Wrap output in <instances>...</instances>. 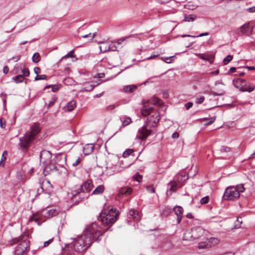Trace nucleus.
Wrapping results in <instances>:
<instances>
[{
  "mask_svg": "<svg viewBox=\"0 0 255 255\" xmlns=\"http://www.w3.org/2000/svg\"><path fill=\"white\" fill-rule=\"evenodd\" d=\"M209 201V196H206L203 198H202L200 200V203L202 204H205L208 203Z\"/></svg>",
  "mask_w": 255,
  "mask_h": 255,
  "instance_id": "obj_51",
  "label": "nucleus"
},
{
  "mask_svg": "<svg viewBox=\"0 0 255 255\" xmlns=\"http://www.w3.org/2000/svg\"><path fill=\"white\" fill-rule=\"evenodd\" d=\"M63 255H75L72 249H65L63 252Z\"/></svg>",
  "mask_w": 255,
  "mask_h": 255,
  "instance_id": "obj_46",
  "label": "nucleus"
},
{
  "mask_svg": "<svg viewBox=\"0 0 255 255\" xmlns=\"http://www.w3.org/2000/svg\"><path fill=\"white\" fill-rule=\"evenodd\" d=\"M40 184L41 192L49 193L52 191V185L49 181L47 180H43Z\"/></svg>",
  "mask_w": 255,
  "mask_h": 255,
  "instance_id": "obj_16",
  "label": "nucleus"
},
{
  "mask_svg": "<svg viewBox=\"0 0 255 255\" xmlns=\"http://www.w3.org/2000/svg\"><path fill=\"white\" fill-rule=\"evenodd\" d=\"M101 45L99 46L100 51L102 52H106V51H109L110 49V45L109 41H102L99 42Z\"/></svg>",
  "mask_w": 255,
  "mask_h": 255,
  "instance_id": "obj_24",
  "label": "nucleus"
},
{
  "mask_svg": "<svg viewBox=\"0 0 255 255\" xmlns=\"http://www.w3.org/2000/svg\"><path fill=\"white\" fill-rule=\"evenodd\" d=\"M115 105H111L110 106H108L106 107V110L109 111V110H113L115 108Z\"/></svg>",
  "mask_w": 255,
  "mask_h": 255,
  "instance_id": "obj_63",
  "label": "nucleus"
},
{
  "mask_svg": "<svg viewBox=\"0 0 255 255\" xmlns=\"http://www.w3.org/2000/svg\"><path fill=\"white\" fill-rule=\"evenodd\" d=\"M240 31L243 34H245L247 32H248L249 30V23H246L244 25H243L242 26L240 27Z\"/></svg>",
  "mask_w": 255,
  "mask_h": 255,
  "instance_id": "obj_35",
  "label": "nucleus"
},
{
  "mask_svg": "<svg viewBox=\"0 0 255 255\" xmlns=\"http://www.w3.org/2000/svg\"><path fill=\"white\" fill-rule=\"evenodd\" d=\"M128 217L129 219H134L136 221L140 220L141 218L139 212L135 209L130 210L128 214Z\"/></svg>",
  "mask_w": 255,
  "mask_h": 255,
  "instance_id": "obj_21",
  "label": "nucleus"
},
{
  "mask_svg": "<svg viewBox=\"0 0 255 255\" xmlns=\"http://www.w3.org/2000/svg\"><path fill=\"white\" fill-rule=\"evenodd\" d=\"M7 154V152L4 151L2 155L1 160L0 161V166H4V161L6 158V157L4 156V154Z\"/></svg>",
  "mask_w": 255,
  "mask_h": 255,
  "instance_id": "obj_42",
  "label": "nucleus"
},
{
  "mask_svg": "<svg viewBox=\"0 0 255 255\" xmlns=\"http://www.w3.org/2000/svg\"><path fill=\"white\" fill-rule=\"evenodd\" d=\"M175 58V56H172L170 57H160L158 55H151L149 57L145 58L144 59L142 60V61H144L145 59L149 60V59H155L157 62H164L166 63L167 64H170V63L172 62L174 60V58Z\"/></svg>",
  "mask_w": 255,
  "mask_h": 255,
  "instance_id": "obj_12",
  "label": "nucleus"
},
{
  "mask_svg": "<svg viewBox=\"0 0 255 255\" xmlns=\"http://www.w3.org/2000/svg\"><path fill=\"white\" fill-rule=\"evenodd\" d=\"M118 216L119 212L112 208L108 210H103L98 217V219L100 220L104 225L108 226L105 230L107 231L116 222Z\"/></svg>",
  "mask_w": 255,
  "mask_h": 255,
  "instance_id": "obj_3",
  "label": "nucleus"
},
{
  "mask_svg": "<svg viewBox=\"0 0 255 255\" xmlns=\"http://www.w3.org/2000/svg\"><path fill=\"white\" fill-rule=\"evenodd\" d=\"M28 236L29 234L27 232H24L18 237L8 241V245L11 246L18 244L15 249L16 255H23L29 251L30 242L27 240Z\"/></svg>",
  "mask_w": 255,
  "mask_h": 255,
  "instance_id": "obj_2",
  "label": "nucleus"
},
{
  "mask_svg": "<svg viewBox=\"0 0 255 255\" xmlns=\"http://www.w3.org/2000/svg\"><path fill=\"white\" fill-rule=\"evenodd\" d=\"M160 119L158 112H154L147 119L146 125L148 128H152L157 126Z\"/></svg>",
  "mask_w": 255,
  "mask_h": 255,
  "instance_id": "obj_9",
  "label": "nucleus"
},
{
  "mask_svg": "<svg viewBox=\"0 0 255 255\" xmlns=\"http://www.w3.org/2000/svg\"><path fill=\"white\" fill-rule=\"evenodd\" d=\"M209 247H210V245L209 244L204 242L200 243L198 245V248L199 249H207Z\"/></svg>",
  "mask_w": 255,
  "mask_h": 255,
  "instance_id": "obj_41",
  "label": "nucleus"
},
{
  "mask_svg": "<svg viewBox=\"0 0 255 255\" xmlns=\"http://www.w3.org/2000/svg\"><path fill=\"white\" fill-rule=\"evenodd\" d=\"M20 56L19 55H17L15 57H13L10 58L8 60V62H16L20 59Z\"/></svg>",
  "mask_w": 255,
  "mask_h": 255,
  "instance_id": "obj_50",
  "label": "nucleus"
},
{
  "mask_svg": "<svg viewBox=\"0 0 255 255\" xmlns=\"http://www.w3.org/2000/svg\"><path fill=\"white\" fill-rule=\"evenodd\" d=\"M57 100H58L57 97H53L51 98V100L49 101V102L48 104L47 108H49L52 107L54 105V104L57 102Z\"/></svg>",
  "mask_w": 255,
  "mask_h": 255,
  "instance_id": "obj_38",
  "label": "nucleus"
},
{
  "mask_svg": "<svg viewBox=\"0 0 255 255\" xmlns=\"http://www.w3.org/2000/svg\"><path fill=\"white\" fill-rule=\"evenodd\" d=\"M52 154L47 150H43L40 154V162L44 167L50 163L51 161Z\"/></svg>",
  "mask_w": 255,
  "mask_h": 255,
  "instance_id": "obj_11",
  "label": "nucleus"
},
{
  "mask_svg": "<svg viewBox=\"0 0 255 255\" xmlns=\"http://www.w3.org/2000/svg\"><path fill=\"white\" fill-rule=\"evenodd\" d=\"M233 59V56L231 55H228L224 59L223 62L224 64H228Z\"/></svg>",
  "mask_w": 255,
  "mask_h": 255,
  "instance_id": "obj_47",
  "label": "nucleus"
},
{
  "mask_svg": "<svg viewBox=\"0 0 255 255\" xmlns=\"http://www.w3.org/2000/svg\"><path fill=\"white\" fill-rule=\"evenodd\" d=\"M53 242V239H51L47 241L44 243L43 247H46L48 246Z\"/></svg>",
  "mask_w": 255,
  "mask_h": 255,
  "instance_id": "obj_59",
  "label": "nucleus"
},
{
  "mask_svg": "<svg viewBox=\"0 0 255 255\" xmlns=\"http://www.w3.org/2000/svg\"><path fill=\"white\" fill-rule=\"evenodd\" d=\"M240 197L239 191L234 186H230L226 188L223 195L225 200H234Z\"/></svg>",
  "mask_w": 255,
  "mask_h": 255,
  "instance_id": "obj_7",
  "label": "nucleus"
},
{
  "mask_svg": "<svg viewBox=\"0 0 255 255\" xmlns=\"http://www.w3.org/2000/svg\"><path fill=\"white\" fill-rule=\"evenodd\" d=\"M154 112V108L152 107L146 108L144 107L141 109V114L144 117L150 116Z\"/></svg>",
  "mask_w": 255,
  "mask_h": 255,
  "instance_id": "obj_25",
  "label": "nucleus"
},
{
  "mask_svg": "<svg viewBox=\"0 0 255 255\" xmlns=\"http://www.w3.org/2000/svg\"><path fill=\"white\" fill-rule=\"evenodd\" d=\"M146 190L149 193H154L155 191L153 185H149L146 187Z\"/></svg>",
  "mask_w": 255,
  "mask_h": 255,
  "instance_id": "obj_45",
  "label": "nucleus"
},
{
  "mask_svg": "<svg viewBox=\"0 0 255 255\" xmlns=\"http://www.w3.org/2000/svg\"><path fill=\"white\" fill-rule=\"evenodd\" d=\"M61 87V85H51V88H52V91L53 92H57L59 89V88H60Z\"/></svg>",
  "mask_w": 255,
  "mask_h": 255,
  "instance_id": "obj_55",
  "label": "nucleus"
},
{
  "mask_svg": "<svg viewBox=\"0 0 255 255\" xmlns=\"http://www.w3.org/2000/svg\"><path fill=\"white\" fill-rule=\"evenodd\" d=\"M43 213L45 216L50 218L57 215L59 213V211L54 208L46 209Z\"/></svg>",
  "mask_w": 255,
  "mask_h": 255,
  "instance_id": "obj_22",
  "label": "nucleus"
},
{
  "mask_svg": "<svg viewBox=\"0 0 255 255\" xmlns=\"http://www.w3.org/2000/svg\"><path fill=\"white\" fill-rule=\"evenodd\" d=\"M187 179V177L186 175H177L173 180L176 182L178 185H180L181 187L184 185L185 181Z\"/></svg>",
  "mask_w": 255,
  "mask_h": 255,
  "instance_id": "obj_20",
  "label": "nucleus"
},
{
  "mask_svg": "<svg viewBox=\"0 0 255 255\" xmlns=\"http://www.w3.org/2000/svg\"><path fill=\"white\" fill-rule=\"evenodd\" d=\"M173 211L177 216H182L183 209L182 207L176 206L174 208Z\"/></svg>",
  "mask_w": 255,
  "mask_h": 255,
  "instance_id": "obj_32",
  "label": "nucleus"
},
{
  "mask_svg": "<svg viewBox=\"0 0 255 255\" xmlns=\"http://www.w3.org/2000/svg\"><path fill=\"white\" fill-rule=\"evenodd\" d=\"M205 100V98L204 96H201L199 98H197L196 100V103L197 104H200L202 103Z\"/></svg>",
  "mask_w": 255,
  "mask_h": 255,
  "instance_id": "obj_54",
  "label": "nucleus"
},
{
  "mask_svg": "<svg viewBox=\"0 0 255 255\" xmlns=\"http://www.w3.org/2000/svg\"><path fill=\"white\" fill-rule=\"evenodd\" d=\"M233 83L236 88L242 92H251L255 89V86L252 84H248L246 80L241 78L234 80Z\"/></svg>",
  "mask_w": 255,
  "mask_h": 255,
  "instance_id": "obj_4",
  "label": "nucleus"
},
{
  "mask_svg": "<svg viewBox=\"0 0 255 255\" xmlns=\"http://www.w3.org/2000/svg\"><path fill=\"white\" fill-rule=\"evenodd\" d=\"M71 194L72 196L70 198L73 205L78 204L84 199H87L89 197V195H85L83 192L78 189L72 190L71 191Z\"/></svg>",
  "mask_w": 255,
  "mask_h": 255,
  "instance_id": "obj_6",
  "label": "nucleus"
},
{
  "mask_svg": "<svg viewBox=\"0 0 255 255\" xmlns=\"http://www.w3.org/2000/svg\"><path fill=\"white\" fill-rule=\"evenodd\" d=\"M148 127L146 126H143L138 129L136 138L141 141L145 140L148 136L153 134L152 130L150 129H148Z\"/></svg>",
  "mask_w": 255,
  "mask_h": 255,
  "instance_id": "obj_8",
  "label": "nucleus"
},
{
  "mask_svg": "<svg viewBox=\"0 0 255 255\" xmlns=\"http://www.w3.org/2000/svg\"><path fill=\"white\" fill-rule=\"evenodd\" d=\"M204 233L203 229L200 226L195 227L191 229V231H187L185 233L184 238H191L195 240L201 237Z\"/></svg>",
  "mask_w": 255,
  "mask_h": 255,
  "instance_id": "obj_5",
  "label": "nucleus"
},
{
  "mask_svg": "<svg viewBox=\"0 0 255 255\" xmlns=\"http://www.w3.org/2000/svg\"><path fill=\"white\" fill-rule=\"evenodd\" d=\"M94 146L92 144H87L83 148L84 154L88 155L90 154L93 150Z\"/></svg>",
  "mask_w": 255,
  "mask_h": 255,
  "instance_id": "obj_30",
  "label": "nucleus"
},
{
  "mask_svg": "<svg viewBox=\"0 0 255 255\" xmlns=\"http://www.w3.org/2000/svg\"><path fill=\"white\" fill-rule=\"evenodd\" d=\"M58 169L57 168V165L52 163V161H51L50 163L49 164H48L47 166H46L44 167V172H48L49 171H57Z\"/></svg>",
  "mask_w": 255,
  "mask_h": 255,
  "instance_id": "obj_26",
  "label": "nucleus"
},
{
  "mask_svg": "<svg viewBox=\"0 0 255 255\" xmlns=\"http://www.w3.org/2000/svg\"><path fill=\"white\" fill-rule=\"evenodd\" d=\"M132 191V189L130 187H123L120 190L119 194L116 196V199L117 200H119L120 198L124 197V195L126 196H128L130 194Z\"/></svg>",
  "mask_w": 255,
  "mask_h": 255,
  "instance_id": "obj_17",
  "label": "nucleus"
},
{
  "mask_svg": "<svg viewBox=\"0 0 255 255\" xmlns=\"http://www.w3.org/2000/svg\"><path fill=\"white\" fill-rule=\"evenodd\" d=\"M235 188L239 191V193H240V192L242 193V192H244V191L245 190V188H244V187L243 184L238 185L236 186V187H235Z\"/></svg>",
  "mask_w": 255,
  "mask_h": 255,
  "instance_id": "obj_49",
  "label": "nucleus"
},
{
  "mask_svg": "<svg viewBox=\"0 0 255 255\" xmlns=\"http://www.w3.org/2000/svg\"><path fill=\"white\" fill-rule=\"evenodd\" d=\"M121 122H122V126L125 127L131 123V119L128 117L126 116H123L120 118Z\"/></svg>",
  "mask_w": 255,
  "mask_h": 255,
  "instance_id": "obj_29",
  "label": "nucleus"
},
{
  "mask_svg": "<svg viewBox=\"0 0 255 255\" xmlns=\"http://www.w3.org/2000/svg\"><path fill=\"white\" fill-rule=\"evenodd\" d=\"M12 80L14 81L16 84H18L23 82L24 80L23 76L21 74H19L15 77L12 78Z\"/></svg>",
  "mask_w": 255,
  "mask_h": 255,
  "instance_id": "obj_33",
  "label": "nucleus"
},
{
  "mask_svg": "<svg viewBox=\"0 0 255 255\" xmlns=\"http://www.w3.org/2000/svg\"><path fill=\"white\" fill-rule=\"evenodd\" d=\"M199 57L202 59L204 60L205 61H209V62L210 63L212 62V61L210 59H209L208 58L206 57L203 54H200Z\"/></svg>",
  "mask_w": 255,
  "mask_h": 255,
  "instance_id": "obj_58",
  "label": "nucleus"
},
{
  "mask_svg": "<svg viewBox=\"0 0 255 255\" xmlns=\"http://www.w3.org/2000/svg\"><path fill=\"white\" fill-rule=\"evenodd\" d=\"M243 69H244V71L246 72L247 70H255V67L254 66H248V67H243Z\"/></svg>",
  "mask_w": 255,
  "mask_h": 255,
  "instance_id": "obj_61",
  "label": "nucleus"
},
{
  "mask_svg": "<svg viewBox=\"0 0 255 255\" xmlns=\"http://www.w3.org/2000/svg\"><path fill=\"white\" fill-rule=\"evenodd\" d=\"M93 187V185L92 184V180H88L83 183L82 185H81L78 189L83 192L85 195H90L89 193L91 191Z\"/></svg>",
  "mask_w": 255,
  "mask_h": 255,
  "instance_id": "obj_13",
  "label": "nucleus"
},
{
  "mask_svg": "<svg viewBox=\"0 0 255 255\" xmlns=\"http://www.w3.org/2000/svg\"><path fill=\"white\" fill-rule=\"evenodd\" d=\"M246 72L243 69V67L236 68L231 67L229 70L228 73L229 74H234L235 76H242L245 74Z\"/></svg>",
  "mask_w": 255,
  "mask_h": 255,
  "instance_id": "obj_18",
  "label": "nucleus"
},
{
  "mask_svg": "<svg viewBox=\"0 0 255 255\" xmlns=\"http://www.w3.org/2000/svg\"><path fill=\"white\" fill-rule=\"evenodd\" d=\"M192 106H193V103L190 102L187 103L185 105V106L187 110H189L190 108H191L192 107Z\"/></svg>",
  "mask_w": 255,
  "mask_h": 255,
  "instance_id": "obj_60",
  "label": "nucleus"
},
{
  "mask_svg": "<svg viewBox=\"0 0 255 255\" xmlns=\"http://www.w3.org/2000/svg\"><path fill=\"white\" fill-rule=\"evenodd\" d=\"M37 214H33L30 217L29 219V221L30 222H32V221H35V222H38V218L37 217Z\"/></svg>",
  "mask_w": 255,
  "mask_h": 255,
  "instance_id": "obj_48",
  "label": "nucleus"
},
{
  "mask_svg": "<svg viewBox=\"0 0 255 255\" xmlns=\"http://www.w3.org/2000/svg\"><path fill=\"white\" fill-rule=\"evenodd\" d=\"M34 71L35 74L37 75L41 72V70L39 67H36L34 68Z\"/></svg>",
  "mask_w": 255,
  "mask_h": 255,
  "instance_id": "obj_62",
  "label": "nucleus"
},
{
  "mask_svg": "<svg viewBox=\"0 0 255 255\" xmlns=\"http://www.w3.org/2000/svg\"><path fill=\"white\" fill-rule=\"evenodd\" d=\"M40 128L37 125H34L31 128V130L29 132H27L29 135H31V137L35 139L36 135L40 132Z\"/></svg>",
  "mask_w": 255,
  "mask_h": 255,
  "instance_id": "obj_23",
  "label": "nucleus"
},
{
  "mask_svg": "<svg viewBox=\"0 0 255 255\" xmlns=\"http://www.w3.org/2000/svg\"><path fill=\"white\" fill-rule=\"evenodd\" d=\"M134 152L132 149H127L123 153V156L124 157H127Z\"/></svg>",
  "mask_w": 255,
  "mask_h": 255,
  "instance_id": "obj_37",
  "label": "nucleus"
},
{
  "mask_svg": "<svg viewBox=\"0 0 255 255\" xmlns=\"http://www.w3.org/2000/svg\"><path fill=\"white\" fill-rule=\"evenodd\" d=\"M150 103L152 105L160 106L162 104V101L159 98L154 97L150 100Z\"/></svg>",
  "mask_w": 255,
  "mask_h": 255,
  "instance_id": "obj_31",
  "label": "nucleus"
},
{
  "mask_svg": "<svg viewBox=\"0 0 255 255\" xmlns=\"http://www.w3.org/2000/svg\"><path fill=\"white\" fill-rule=\"evenodd\" d=\"M105 190V187L104 185H100L97 186L95 190L93 191V192L91 193V195H101L102 194Z\"/></svg>",
  "mask_w": 255,
  "mask_h": 255,
  "instance_id": "obj_28",
  "label": "nucleus"
},
{
  "mask_svg": "<svg viewBox=\"0 0 255 255\" xmlns=\"http://www.w3.org/2000/svg\"><path fill=\"white\" fill-rule=\"evenodd\" d=\"M76 107V102L75 100H72L67 103L66 106L64 107V110L67 112L72 111Z\"/></svg>",
  "mask_w": 255,
  "mask_h": 255,
  "instance_id": "obj_27",
  "label": "nucleus"
},
{
  "mask_svg": "<svg viewBox=\"0 0 255 255\" xmlns=\"http://www.w3.org/2000/svg\"><path fill=\"white\" fill-rule=\"evenodd\" d=\"M104 232L101 227L96 223H92L85 230L83 235L78 237L74 241V248L76 251H86L94 241L101 240Z\"/></svg>",
  "mask_w": 255,
  "mask_h": 255,
  "instance_id": "obj_1",
  "label": "nucleus"
},
{
  "mask_svg": "<svg viewBox=\"0 0 255 255\" xmlns=\"http://www.w3.org/2000/svg\"><path fill=\"white\" fill-rule=\"evenodd\" d=\"M31 136V135H29L26 133L23 136L19 138L18 145L20 147V148L26 149L30 146L31 143L35 139Z\"/></svg>",
  "mask_w": 255,
  "mask_h": 255,
  "instance_id": "obj_10",
  "label": "nucleus"
},
{
  "mask_svg": "<svg viewBox=\"0 0 255 255\" xmlns=\"http://www.w3.org/2000/svg\"><path fill=\"white\" fill-rule=\"evenodd\" d=\"M0 126L1 128H4L6 126V123L3 118L0 119Z\"/></svg>",
  "mask_w": 255,
  "mask_h": 255,
  "instance_id": "obj_56",
  "label": "nucleus"
},
{
  "mask_svg": "<svg viewBox=\"0 0 255 255\" xmlns=\"http://www.w3.org/2000/svg\"><path fill=\"white\" fill-rule=\"evenodd\" d=\"M96 33H94L93 34L92 36H91V33H90L89 34L83 35V36H82V37L83 38H87V37H91V39H93L94 38V37L96 36Z\"/></svg>",
  "mask_w": 255,
  "mask_h": 255,
  "instance_id": "obj_57",
  "label": "nucleus"
},
{
  "mask_svg": "<svg viewBox=\"0 0 255 255\" xmlns=\"http://www.w3.org/2000/svg\"><path fill=\"white\" fill-rule=\"evenodd\" d=\"M56 158V160L58 161L60 159H61L62 160V162L64 163H66V156L64 155V154H58V155H56V156H55Z\"/></svg>",
  "mask_w": 255,
  "mask_h": 255,
  "instance_id": "obj_39",
  "label": "nucleus"
},
{
  "mask_svg": "<svg viewBox=\"0 0 255 255\" xmlns=\"http://www.w3.org/2000/svg\"><path fill=\"white\" fill-rule=\"evenodd\" d=\"M47 79V76L46 75H37L34 78V81H37L40 80H45Z\"/></svg>",
  "mask_w": 255,
  "mask_h": 255,
  "instance_id": "obj_44",
  "label": "nucleus"
},
{
  "mask_svg": "<svg viewBox=\"0 0 255 255\" xmlns=\"http://www.w3.org/2000/svg\"><path fill=\"white\" fill-rule=\"evenodd\" d=\"M81 161V158L78 157L74 161L72 162L73 166H76L80 164Z\"/></svg>",
  "mask_w": 255,
  "mask_h": 255,
  "instance_id": "obj_52",
  "label": "nucleus"
},
{
  "mask_svg": "<svg viewBox=\"0 0 255 255\" xmlns=\"http://www.w3.org/2000/svg\"><path fill=\"white\" fill-rule=\"evenodd\" d=\"M32 61L35 63H37L38 62H39V61L40 60V57L39 54L37 52L35 53L33 55V56L32 57Z\"/></svg>",
  "mask_w": 255,
  "mask_h": 255,
  "instance_id": "obj_36",
  "label": "nucleus"
},
{
  "mask_svg": "<svg viewBox=\"0 0 255 255\" xmlns=\"http://www.w3.org/2000/svg\"><path fill=\"white\" fill-rule=\"evenodd\" d=\"M181 188L180 185H178L174 180L170 181L168 184V190H167V195H171L172 192H175L178 189Z\"/></svg>",
  "mask_w": 255,
  "mask_h": 255,
  "instance_id": "obj_15",
  "label": "nucleus"
},
{
  "mask_svg": "<svg viewBox=\"0 0 255 255\" xmlns=\"http://www.w3.org/2000/svg\"><path fill=\"white\" fill-rule=\"evenodd\" d=\"M221 158L226 159L231 158L233 155L231 148L227 146H223L220 150Z\"/></svg>",
  "mask_w": 255,
  "mask_h": 255,
  "instance_id": "obj_14",
  "label": "nucleus"
},
{
  "mask_svg": "<svg viewBox=\"0 0 255 255\" xmlns=\"http://www.w3.org/2000/svg\"><path fill=\"white\" fill-rule=\"evenodd\" d=\"M21 72L22 73V76H23V77H28L29 75V71L28 68H24L23 69H21Z\"/></svg>",
  "mask_w": 255,
  "mask_h": 255,
  "instance_id": "obj_43",
  "label": "nucleus"
},
{
  "mask_svg": "<svg viewBox=\"0 0 255 255\" xmlns=\"http://www.w3.org/2000/svg\"><path fill=\"white\" fill-rule=\"evenodd\" d=\"M247 11L249 12H255V6H253L248 8Z\"/></svg>",
  "mask_w": 255,
  "mask_h": 255,
  "instance_id": "obj_64",
  "label": "nucleus"
},
{
  "mask_svg": "<svg viewBox=\"0 0 255 255\" xmlns=\"http://www.w3.org/2000/svg\"><path fill=\"white\" fill-rule=\"evenodd\" d=\"M74 50L73 49L68 52L67 54L63 56L59 61V62H62L64 60H66L68 58H71L72 62H76L78 60V58L74 54Z\"/></svg>",
  "mask_w": 255,
  "mask_h": 255,
  "instance_id": "obj_19",
  "label": "nucleus"
},
{
  "mask_svg": "<svg viewBox=\"0 0 255 255\" xmlns=\"http://www.w3.org/2000/svg\"><path fill=\"white\" fill-rule=\"evenodd\" d=\"M109 44L110 45V49L109 51H116L117 50V47L116 46L114 43L109 41Z\"/></svg>",
  "mask_w": 255,
  "mask_h": 255,
  "instance_id": "obj_53",
  "label": "nucleus"
},
{
  "mask_svg": "<svg viewBox=\"0 0 255 255\" xmlns=\"http://www.w3.org/2000/svg\"><path fill=\"white\" fill-rule=\"evenodd\" d=\"M196 18V16L193 15H186L184 17V20L185 21L189 22L190 21H194Z\"/></svg>",
  "mask_w": 255,
  "mask_h": 255,
  "instance_id": "obj_40",
  "label": "nucleus"
},
{
  "mask_svg": "<svg viewBox=\"0 0 255 255\" xmlns=\"http://www.w3.org/2000/svg\"><path fill=\"white\" fill-rule=\"evenodd\" d=\"M136 88L137 87L135 85H129L125 86L124 89L126 92L132 93Z\"/></svg>",
  "mask_w": 255,
  "mask_h": 255,
  "instance_id": "obj_34",
  "label": "nucleus"
}]
</instances>
